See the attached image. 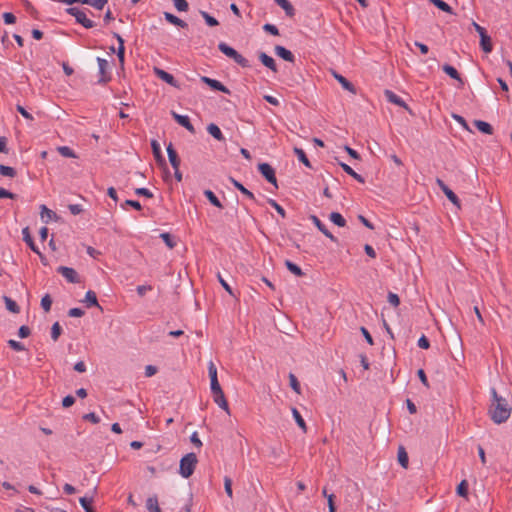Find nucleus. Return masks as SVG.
Returning <instances> with one entry per match:
<instances>
[{
    "instance_id": "f257e3e1",
    "label": "nucleus",
    "mask_w": 512,
    "mask_h": 512,
    "mask_svg": "<svg viewBox=\"0 0 512 512\" xmlns=\"http://www.w3.org/2000/svg\"><path fill=\"white\" fill-rule=\"evenodd\" d=\"M490 395L488 414L495 424H502L509 419L512 405L508 399L499 395L494 387L490 388Z\"/></svg>"
},
{
    "instance_id": "f03ea898",
    "label": "nucleus",
    "mask_w": 512,
    "mask_h": 512,
    "mask_svg": "<svg viewBox=\"0 0 512 512\" xmlns=\"http://www.w3.org/2000/svg\"><path fill=\"white\" fill-rule=\"evenodd\" d=\"M218 49L228 58L232 59L235 63H237L242 68H250L251 64L248 59H246L243 55H241L238 51H236L233 47L229 46L225 42H220L218 44Z\"/></svg>"
},
{
    "instance_id": "7ed1b4c3",
    "label": "nucleus",
    "mask_w": 512,
    "mask_h": 512,
    "mask_svg": "<svg viewBox=\"0 0 512 512\" xmlns=\"http://www.w3.org/2000/svg\"><path fill=\"white\" fill-rule=\"evenodd\" d=\"M198 460L195 453L190 452L183 456L180 460L179 473L183 478L190 477L196 467Z\"/></svg>"
},
{
    "instance_id": "20e7f679",
    "label": "nucleus",
    "mask_w": 512,
    "mask_h": 512,
    "mask_svg": "<svg viewBox=\"0 0 512 512\" xmlns=\"http://www.w3.org/2000/svg\"><path fill=\"white\" fill-rule=\"evenodd\" d=\"M66 12L69 15L74 16L76 22L81 24L86 29H90L95 26V23L87 17L85 11H83L77 7L68 8L66 10Z\"/></svg>"
},
{
    "instance_id": "39448f33",
    "label": "nucleus",
    "mask_w": 512,
    "mask_h": 512,
    "mask_svg": "<svg viewBox=\"0 0 512 512\" xmlns=\"http://www.w3.org/2000/svg\"><path fill=\"white\" fill-rule=\"evenodd\" d=\"M472 26L476 30V32L479 34L480 38V46L482 50L485 53H490L492 51V43H491V37L487 34V31L484 27L480 26L475 21L472 22Z\"/></svg>"
},
{
    "instance_id": "423d86ee",
    "label": "nucleus",
    "mask_w": 512,
    "mask_h": 512,
    "mask_svg": "<svg viewBox=\"0 0 512 512\" xmlns=\"http://www.w3.org/2000/svg\"><path fill=\"white\" fill-rule=\"evenodd\" d=\"M97 63H98V73H99V84H106L110 81L111 75L108 72L109 69V62L101 57H97Z\"/></svg>"
},
{
    "instance_id": "0eeeda50",
    "label": "nucleus",
    "mask_w": 512,
    "mask_h": 512,
    "mask_svg": "<svg viewBox=\"0 0 512 512\" xmlns=\"http://www.w3.org/2000/svg\"><path fill=\"white\" fill-rule=\"evenodd\" d=\"M258 170L261 173V175L272 185L275 186V188H278L277 185V179L275 175V170L273 167L268 163H260L258 165Z\"/></svg>"
},
{
    "instance_id": "6e6552de",
    "label": "nucleus",
    "mask_w": 512,
    "mask_h": 512,
    "mask_svg": "<svg viewBox=\"0 0 512 512\" xmlns=\"http://www.w3.org/2000/svg\"><path fill=\"white\" fill-rule=\"evenodd\" d=\"M57 272L60 273L69 283H79L80 279L75 269L67 266H59Z\"/></svg>"
},
{
    "instance_id": "1a4fd4ad",
    "label": "nucleus",
    "mask_w": 512,
    "mask_h": 512,
    "mask_svg": "<svg viewBox=\"0 0 512 512\" xmlns=\"http://www.w3.org/2000/svg\"><path fill=\"white\" fill-rule=\"evenodd\" d=\"M174 120L184 128H186L190 133H195V128L192 125L190 118L187 115H181L174 111L171 112Z\"/></svg>"
},
{
    "instance_id": "9d476101",
    "label": "nucleus",
    "mask_w": 512,
    "mask_h": 512,
    "mask_svg": "<svg viewBox=\"0 0 512 512\" xmlns=\"http://www.w3.org/2000/svg\"><path fill=\"white\" fill-rule=\"evenodd\" d=\"M154 73L159 79L163 80L167 84H169L173 87H178V83L172 74H170V73L166 72L165 70L160 69L158 67L154 68Z\"/></svg>"
},
{
    "instance_id": "9b49d317",
    "label": "nucleus",
    "mask_w": 512,
    "mask_h": 512,
    "mask_svg": "<svg viewBox=\"0 0 512 512\" xmlns=\"http://www.w3.org/2000/svg\"><path fill=\"white\" fill-rule=\"evenodd\" d=\"M201 80L207 84L208 86H210L212 89L216 90V91H220V92H223V93H226V94H229L230 91L229 89L224 86L220 81L216 80V79H212V78H209L207 76H203L201 78Z\"/></svg>"
},
{
    "instance_id": "f8f14e48",
    "label": "nucleus",
    "mask_w": 512,
    "mask_h": 512,
    "mask_svg": "<svg viewBox=\"0 0 512 512\" xmlns=\"http://www.w3.org/2000/svg\"><path fill=\"white\" fill-rule=\"evenodd\" d=\"M310 220L327 238L333 242H337V238L326 228L321 220L316 215H311Z\"/></svg>"
},
{
    "instance_id": "ddd939ff",
    "label": "nucleus",
    "mask_w": 512,
    "mask_h": 512,
    "mask_svg": "<svg viewBox=\"0 0 512 512\" xmlns=\"http://www.w3.org/2000/svg\"><path fill=\"white\" fill-rule=\"evenodd\" d=\"M213 401L221 408L223 409L227 414H230V409L228 402L225 398V395L223 393V390L213 393L212 394Z\"/></svg>"
},
{
    "instance_id": "4468645a",
    "label": "nucleus",
    "mask_w": 512,
    "mask_h": 512,
    "mask_svg": "<svg viewBox=\"0 0 512 512\" xmlns=\"http://www.w3.org/2000/svg\"><path fill=\"white\" fill-rule=\"evenodd\" d=\"M275 54L282 58L283 60L285 61H288V62H294L295 60V57L293 55V53L286 49L284 46H281V45H277L275 46Z\"/></svg>"
},
{
    "instance_id": "2eb2a0df",
    "label": "nucleus",
    "mask_w": 512,
    "mask_h": 512,
    "mask_svg": "<svg viewBox=\"0 0 512 512\" xmlns=\"http://www.w3.org/2000/svg\"><path fill=\"white\" fill-rule=\"evenodd\" d=\"M166 150H167L168 159H169V162H170L172 168H179L180 159H179L178 154H177L176 150L174 149L172 143H170L166 147Z\"/></svg>"
},
{
    "instance_id": "dca6fc26",
    "label": "nucleus",
    "mask_w": 512,
    "mask_h": 512,
    "mask_svg": "<svg viewBox=\"0 0 512 512\" xmlns=\"http://www.w3.org/2000/svg\"><path fill=\"white\" fill-rule=\"evenodd\" d=\"M114 37L116 38L119 46H118V49L116 51V54H117V57L120 61L121 64L124 63V59H125V47H124V39L118 34V33H114ZM111 50L113 52H115V48L114 47H111Z\"/></svg>"
},
{
    "instance_id": "f3484780",
    "label": "nucleus",
    "mask_w": 512,
    "mask_h": 512,
    "mask_svg": "<svg viewBox=\"0 0 512 512\" xmlns=\"http://www.w3.org/2000/svg\"><path fill=\"white\" fill-rule=\"evenodd\" d=\"M386 99L399 107L407 108L405 101L391 90H385L384 92Z\"/></svg>"
},
{
    "instance_id": "a211bd4d",
    "label": "nucleus",
    "mask_w": 512,
    "mask_h": 512,
    "mask_svg": "<svg viewBox=\"0 0 512 512\" xmlns=\"http://www.w3.org/2000/svg\"><path fill=\"white\" fill-rule=\"evenodd\" d=\"M22 234H23V240L25 241V243L30 247V249L38 254L40 257H42V254L39 250V248L35 245L34 243V240L33 238L31 237L30 233H29V229L28 227L24 228L22 230Z\"/></svg>"
},
{
    "instance_id": "6ab92c4d",
    "label": "nucleus",
    "mask_w": 512,
    "mask_h": 512,
    "mask_svg": "<svg viewBox=\"0 0 512 512\" xmlns=\"http://www.w3.org/2000/svg\"><path fill=\"white\" fill-rule=\"evenodd\" d=\"M259 60L261 61V63L265 67L269 68L273 72H277V67H276L275 60L271 56H269L265 52H260L259 53Z\"/></svg>"
},
{
    "instance_id": "aec40b11",
    "label": "nucleus",
    "mask_w": 512,
    "mask_h": 512,
    "mask_svg": "<svg viewBox=\"0 0 512 512\" xmlns=\"http://www.w3.org/2000/svg\"><path fill=\"white\" fill-rule=\"evenodd\" d=\"M164 18L166 21L177 27L186 28L188 26V24L185 21H183L182 19L178 18L170 12H164Z\"/></svg>"
},
{
    "instance_id": "412c9836",
    "label": "nucleus",
    "mask_w": 512,
    "mask_h": 512,
    "mask_svg": "<svg viewBox=\"0 0 512 512\" xmlns=\"http://www.w3.org/2000/svg\"><path fill=\"white\" fill-rule=\"evenodd\" d=\"M334 77L341 84L344 90H347L353 94L356 93L354 85L350 81H348L344 76L334 73Z\"/></svg>"
},
{
    "instance_id": "4be33fe9",
    "label": "nucleus",
    "mask_w": 512,
    "mask_h": 512,
    "mask_svg": "<svg viewBox=\"0 0 512 512\" xmlns=\"http://www.w3.org/2000/svg\"><path fill=\"white\" fill-rule=\"evenodd\" d=\"M207 131L216 140H218V141H224L225 140V137H224L222 131L220 130V128L216 124L210 123L207 126Z\"/></svg>"
},
{
    "instance_id": "5701e85b",
    "label": "nucleus",
    "mask_w": 512,
    "mask_h": 512,
    "mask_svg": "<svg viewBox=\"0 0 512 512\" xmlns=\"http://www.w3.org/2000/svg\"><path fill=\"white\" fill-rule=\"evenodd\" d=\"M146 509L148 512H161L159 507L158 498L156 495L150 496L146 500Z\"/></svg>"
},
{
    "instance_id": "b1692460",
    "label": "nucleus",
    "mask_w": 512,
    "mask_h": 512,
    "mask_svg": "<svg viewBox=\"0 0 512 512\" xmlns=\"http://www.w3.org/2000/svg\"><path fill=\"white\" fill-rule=\"evenodd\" d=\"M151 147H152L153 155H154L156 161L165 165L166 163H165V159L161 152L160 144L156 140H152Z\"/></svg>"
},
{
    "instance_id": "393cba45",
    "label": "nucleus",
    "mask_w": 512,
    "mask_h": 512,
    "mask_svg": "<svg viewBox=\"0 0 512 512\" xmlns=\"http://www.w3.org/2000/svg\"><path fill=\"white\" fill-rule=\"evenodd\" d=\"M474 125L480 132H482L484 134H487V135L493 134V127L486 121L475 120Z\"/></svg>"
},
{
    "instance_id": "a878e982",
    "label": "nucleus",
    "mask_w": 512,
    "mask_h": 512,
    "mask_svg": "<svg viewBox=\"0 0 512 512\" xmlns=\"http://www.w3.org/2000/svg\"><path fill=\"white\" fill-rule=\"evenodd\" d=\"M442 70L449 76L451 77L452 79L454 80H457L459 81L461 84H463V81H462V78L460 77V74L458 73V71L456 70V68H454L453 66L449 65V64H444L442 66Z\"/></svg>"
},
{
    "instance_id": "bb28decb",
    "label": "nucleus",
    "mask_w": 512,
    "mask_h": 512,
    "mask_svg": "<svg viewBox=\"0 0 512 512\" xmlns=\"http://www.w3.org/2000/svg\"><path fill=\"white\" fill-rule=\"evenodd\" d=\"M83 302L86 303V305L88 307L97 306V307L101 308L98 303L97 296H96L95 292H93L92 290H88L86 292Z\"/></svg>"
},
{
    "instance_id": "cd10ccee",
    "label": "nucleus",
    "mask_w": 512,
    "mask_h": 512,
    "mask_svg": "<svg viewBox=\"0 0 512 512\" xmlns=\"http://www.w3.org/2000/svg\"><path fill=\"white\" fill-rule=\"evenodd\" d=\"M40 208H41L40 216H41V219L45 223H48L49 220L56 218V213L54 211H52L51 209H48L45 205H41Z\"/></svg>"
},
{
    "instance_id": "c85d7f7f",
    "label": "nucleus",
    "mask_w": 512,
    "mask_h": 512,
    "mask_svg": "<svg viewBox=\"0 0 512 512\" xmlns=\"http://www.w3.org/2000/svg\"><path fill=\"white\" fill-rule=\"evenodd\" d=\"M340 166L342 167V169L348 174L350 175L351 177H353L356 181H358L359 183H364L365 180L364 178L358 174L357 172H355L348 164L346 163H340Z\"/></svg>"
},
{
    "instance_id": "c756f323",
    "label": "nucleus",
    "mask_w": 512,
    "mask_h": 512,
    "mask_svg": "<svg viewBox=\"0 0 512 512\" xmlns=\"http://www.w3.org/2000/svg\"><path fill=\"white\" fill-rule=\"evenodd\" d=\"M292 416L297 423V425L301 428V430L305 433L307 431L306 423L301 416L300 412L296 408H292Z\"/></svg>"
},
{
    "instance_id": "7c9ffc66",
    "label": "nucleus",
    "mask_w": 512,
    "mask_h": 512,
    "mask_svg": "<svg viewBox=\"0 0 512 512\" xmlns=\"http://www.w3.org/2000/svg\"><path fill=\"white\" fill-rule=\"evenodd\" d=\"M231 182L233 184V186L238 189L242 194H244L246 197H248L249 199H254V194L248 190L247 188H245L239 181L235 180L234 178H231Z\"/></svg>"
},
{
    "instance_id": "2f4dec72",
    "label": "nucleus",
    "mask_w": 512,
    "mask_h": 512,
    "mask_svg": "<svg viewBox=\"0 0 512 512\" xmlns=\"http://www.w3.org/2000/svg\"><path fill=\"white\" fill-rule=\"evenodd\" d=\"M293 151L301 163H303L306 167L311 168V163L303 149L295 147Z\"/></svg>"
},
{
    "instance_id": "473e14b6",
    "label": "nucleus",
    "mask_w": 512,
    "mask_h": 512,
    "mask_svg": "<svg viewBox=\"0 0 512 512\" xmlns=\"http://www.w3.org/2000/svg\"><path fill=\"white\" fill-rule=\"evenodd\" d=\"M329 219L339 227H344L346 225L345 218L339 212H332L329 216Z\"/></svg>"
},
{
    "instance_id": "72a5a7b5",
    "label": "nucleus",
    "mask_w": 512,
    "mask_h": 512,
    "mask_svg": "<svg viewBox=\"0 0 512 512\" xmlns=\"http://www.w3.org/2000/svg\"><path fill=\"white\" fill-rule=\"evenodd\" d=\"M398 462L399 464L403 467V468H407L408 466V462H409V459H408V454L407 452L405 451V448L400 446L399 449H398Z\"/></svg>"
},
{
    "instance_id": "f704fd0d",
    "label": "nucleus",
    "mask_w": 512,
    "mask_h": 512,
    "mask_svg": "<svg viewBox=\"0 0 512 512\" xmlns=\"http://www.w3.org/2000/svg\"><path fill=\"white\" fill-rule=\"evenodd\" d=\"M288 16L294 15V8L288 0H275Z\"/></svg>"
},
{
    "instance_id": "c9c22d12",
    "label": "nucleus",
    "mask_w": 512,
    "mask_h": 512,
    "mask_svg": "<svg viewBox=\"0 0 512 512\" xmlns=\"http://www.w3.org/2000/svg\"><path fill=\"white\" fill-rule=\"evenodd\" d=\"M93 502V497H81L79 499V503L82 506V508L85 510V512H95L93 507L91 506Z\"/></svg>"
},
{
    "instance_id": "e433bc0d",
    "label": "nucleus",
    "mask_w": 512,
    "mask_h": 512,
    "mask_svg": "<svg viewBox=\"0 0 512 512\" xmlns=\"http://www.w3.org/2000/svg\"><path fill=\"white\" fill-rule=\"evenodd\" d=\"M204 195L213 206H215L217 208L223 207L221 202L219 201V199L216 197V195L211 190H205Z\"/></svg>"
},
{
    "instance_id": "4c0bfd02",
    "label": "nucleus",
    "mask_w": 512,
    "mask_h": 512,
    "mask_svg": "<svg viewBox=\"0 0 512 512\" xmlns=\"http://www.w3.org/2000/svg\"><path fill=\"white\" fill-rule=\"evenodd\" d=\"M431 3H433L438 9L444 11V12H447L449 14H453V9L451 8L450 5H448L445 1L443 0H429Z\"/></svg>"
},
{
    "instance_id": "58836bf2",
    "label": "nucleus",
    "mask_w": 512,
    "mask_h": 512,
    "mask_svg": "<svg viewBox=\"0 0 512 512\" xmlns=\"http://www.w3.org/2000/svg\"><path fill=\"white\" fill-rule=\"evenodd\" d=\"M285 266L294 275L299 276V277L303 275L302 269L294 262H292L290 260H286Z\"/></svg>"
},
{
    "instance_id": "ea45409f",
    "label": "nucleus",
    "mask_w": 512,
    "mask_h": 512,
    "mask_svg": "<svg viewBox=\"0 0 512 512\" xmlns=\"http://www.w3.org/2000/svg\"><path fill=\"white\" fill-rule=\"evenodd\" d=\"M57 151L63 157H67V158H76L77 157L76 153L68 146H59L57 148Z\"/></svg>"
},
{
    "instance_id": "a19ab883",
    "label": "nucleus",
    "mask_w": 512,
    "mask_h": 512,
    "mask_svg": "<svg viewBox=\"0 0 512 512\" xmlns=\"http://www.w3.org/2000/svg\"><path fill=\"white\" fill-rule=\"evenodd\" d=\"M4 301H5V305H6L7 310H9L10 312H13V313H18L19 312V307H18L17 303L14 300H12L11 298L5 296L4 297Z\"/></svg>"
},
{
    "instance_id": "79ce46f5",
    "label": "nucleus",
    "mask_w": 512,
    "mask_h": 512,
    "mask_svg": "<svg viewBox=\"0 0 512 512\" xmlns=\"http://www.w3.org/2000/svg\"><path fill=\"white\" fill-rule=\"evenodd\" d=\"M201 16L204 18L206 24L210 27L217 26L219 24L218 20L208 14L206 11H201Z\"/></svg>"
},
{
    "instance_id": "37998d69",
    "label": "nucleus",
    "mask_w": 512,
    "mask_h": 512,
    "mask_svg": "<svg viewBox=\"0 0 512 512\" xmlns=\"http://www.w3.org/2000/svg\"><path fill=\"white\" fill-rule=\"evenodd\" d=\"M0 175L5 177H14L16 175V171L13 167L0 165Z\"/></svg>"
},
{
    "instance_id": "c03bdc74",
    "label": "nucleus",
    "mask_w": 512,
    "mask_h": 512,
    "mask_svg": "<svg viewBox=\"0 0 512 512\" xmlns=\"http://www.w3.org/2000/svg\"><path fill=\"white\" fill-rule=\"evenodd\" d=\"M443 193L453 204L460 205L458 196L449 187H445Z\"/></svg>"
},
{
    "instance_id": "a18cd8bd",
    "label": "nucleus",
    "mask_w": 512,
    "mask_h": 512,
    "mask_svg": "<svg viewBox=\"0 0 512 512\" xmlns=\"http://www.w3.org/2000/svg\"><path fill=\"white\" fill-rule=\"evenodd\" d=\"M268 203L277 211V213L282 217H286V212L284 208L278 204V202L272 198L268 199Z\"/></svg>"
},
{
    "instance_id": "49530a36",
    "label": "nucleus",
    "mask_w": 512,
    "mask_h": 512,
    "mask_svg": "<svg viewBox=\"0 0 512 512\" xmlns=\"http://www.w3.org/2000/svg\"><path fill=\"white\" fill-rule=\"evenodd\" d=\"M457 494L461 497H467L468 495V483L466 480H462L457 486Z\"/></svg>"
},
{
    "instance_id": "de8ad7c7",
    "label": "nucleus",
    "mask_w": 512,
    "mask_h": 512,
    "mask_svg": "<svg viewBox=\"0 0 512 512\" xmlns=\"http://www.w3.org/2000/svg\"><path fill=\"white\" fill-rule=\"evenodd\" d=\"M160 237L169 248H174V246L176 245L174 238L169 233H161Z\"/></svg>"
},
{
    "instance_id": "09e8293b",
    "label": "nucleus",
    "mask_w": 512,
    "mask_h": 512,
    "mask_svg": "<svg viewBox=\"0 0 512 512\" xmlns=\"http://www.w3.org/2000/svg\"><path fill=\"white\" fill-rule=\"evenodd\" d=\"M52 305V299L49 294H46L41 299V307L45 312H49Z\"/></svg>"
},
{
    "instance_id": "8fccbe9b",
    "label": "nucleus",
    "mask_w": 512,
    "mask_h": 512,
    "mask_svg": "<svg viewBox=\"0 0 512 512\" xmlns=\"http://www.w3.org/2000/svg\"><path fill=\"white\" fill-rule=\"evenodd\" d=\"M62 332L61 326L58 322H55L51 327V338L57 341Z\"/></svg>"
},
{
    "instance_id": "3c124183",
    "label": "nucleus",
    "mask_w": 512,
    "mask_h": 512,
    "mask_svg": "<svg viewBox=\"0 0 512 512\" xmlns=\"http://www.w3.org/2000/svg\"><path fill=\"white\" fill-rule=\"evenodd\" d=\"M217 279L219 281V283L221 284V286L231 295V296H235L231 286L227 283V281L222 277L221 273L218 272L217 274Z\"/></svg>"
},
{
    "instance_id": "603ef678",
    "label": "nucleus",
    "mask_w": 512,
    "mask_h": 512,
    "mask_svg": "<svg viewBox=\"0 0 512 512\" xmlns=\"http://www.w3.org/2000/svg\"><path fill=\"white\" fill-rule=\"evenodd\" d=\"M173 4L179 12H185L189 7L186 0H173Z\"/></svg>"
},
{
    "instance_id": "864d4df0",
    "label": "nucleus",
    "mask_w": 512,
    "mask_h": 512,
    "mask_svg": "<svg viewBox=\"0 0 512 512\" xmlns=\"http://www.w3.org/2000/svg\"><path fill=\"white\" fill-rule=\"evenodd\" d=\"M290 386L296 393H300V384L296 376L292 373L289 374Z\"/></svg>"
},
{
    "instance_id": "5fc2aeb1",
    "label": "nucleus",
    "mask_w": 512,
    "mask_h": 512,
    "mask_svg": "<svg viewBox=\"0 0 512 512\" xmlns=\"http://www.w3.org/2000/svg\"><path fill=\"white\" fill-rule=\"evenodd\" d=\"M452 117L459 125H461L462 128H464L467 131H471L464 117L457 114H453Z\"/></svg>"
},
{
    "instance_id": "6e6d98bb",
    "label": "nucleus",
    "mask_w": 512,
    "mask_h": 512,
    "mask_svg": "<svg viewBox=\"0 0 512 512\" xmlns=\"http://www.w3.org/2000/svg\"><path fill=\"white\" fill-rule=\"evenodd\" d=\"M8 345L15 351H23L25 350V347L24 345L19 342V341H16V340H13V339H10L8 341Z\"/></svg>"
},
{
    "instance_id": "4d7b16f0",
    "label": "nucleus",
    "mask_w": 512,
    "mask_h": 512,
    "mask_svg": "<svg viewBox=\"0 0 512 512\" xmlns=\"http://www.w3.org/2000/svg\"><path fill=\"white\" fill-rule=\"evenodd\" d=\"M224 488H225V492L228 495V497L232 498V496H233L232 481L229 477H225V479H224Z\"/></svg>"
},
{
    "instance_id": "13d9d810",
    "label": "nucleus",
    "mask_w": 512,
    "mask_h": 512,
    "mask_svg": "<svg viewBox=\"0 0 512 512\" xmlns=\"http://www.w3.org/2000/svg\"><path fill=\"white\" fill-rule=\"evenodd\" d=\"M388 302L393 305L394 307H397L400 304L399 296L393 292L388 293Z\"/></svg>"
},
{
    "instance_id": "bf43d9fd",
    "label": "nucleus",
    "mask_w": 512,
    "mask_h": 512,
    "mask_svg": "<svg viewBox=\"0 0 512 512\" xmlns=\"http://www.w3.org/2000/svg\"><path fill=\"white\" fill-rule=\"evenodd\" d=\"M264 31L270 33L271 35L277 36L279 35V30L274 24L266 23L263 26Z\"/></svg>"
},
{
    "instance_id": "052dcab7",
    "label": "nucleus",
    "mask_w": 512,
    "mask_h": 512,
    "mask_svg": "<svg viewBox=\"0 0 512 512\" xmlns=\"http://www.w3.org/2000/svg\"><path fill=\"white\" fill-rule=\"evenodd\" d=\"M135 193L137 195L144 196L147 198L153 197V193L148 188H145V187L135 189Z\"/></svg>"
},
{
    "instance_id": "680f3d73",
    "label": "nucleus",
    "mask_w": 512,
    "mask_h": 512,
    "mask_svg": "<svg viewBox=\"0 0 512 512\" xmlns=\"http://www.w3.org/2000/svg\"><path fill=\"white\" fill-rule=\"evenodd\" d=\"M210 389L212 394L222 390L218 378L210 379Z\"/></svg>"
},
{
    "instance_id": "e2e57ef3",
    "label": "nucleus",
    "mask_w": 512,
    "mask_h": 512,
    "mask_svg": "<svg viewBox=\"0 0 512 512\" xmlns=\"http://www.w3.org/2000/svg\"><path fill=\"white\" fill-rule=\"evenodd\" d=\"M417 345L421 349H428L430 347V342H429V340L427 339V337L425 335H422L418 339Z\"/></svg>"
},
{
    "instance_id": "0e129e2a",
    "label": "nucleus",
    "mask_w": 512,
    "mask_h": 512,
    "mask_svg": "<svg viewBox=\"0 0 512 512\" xmlns=\"http://www.w3.org/2000/svg\"><path fill=\"white\" fill-rule=\"evenodd\" d=\"M68 209L71 212V214H73V215H78L81 212H83V207L81 204H70L68 206Z\"/></svg>"
},
{
    "instance_id": "69168bd1",
    "label": "nucleus",
    "mask_w": 512,
    "mask_h": 512,
    "mask_svg": "<svg viewBox=\"0 0 512 512\" xmlns=\"http://www.w3.org/2000/svg\"><path fill=\"white\" fill-rule=\"evenodd\" d=\"M3 20H4L5 24H14L16 22V17L11 12H5L3 14Z\"/></svg>"
},
{
    "instance_id": "338daca9",
    "label": "nucleus",
    "mask_w": 512,
    "mask_h": 512,
    "mask_svg": "<svg viewBox=\"0 0 512 512\" xmlns=\"http://www.w3.org/2000/svg\"><path fill=\"white\" fill-rule=\"evenodd\" d=\"M190 441L197 447V448H201L202 447V441L200 440L199 438V435L198 433L195 431L191 434L190 436Z\"/></svg>"
},
{
    "instance_id": "774afa93",
    "label": "nucleus",
    "mask_w": 512,
    "mask_h": 512,
    "mask_svg": "<svg viewBox=\"0 0 512 512\" xmlns=\"http://www.w3.org/2000/svg\"><path fill=\"white\" fill-rule=\"evenodd\" d=\"M85 420H89L94 424H97L100 422V418L98 415H96L94 412L87 413L83 416Z\"/></svg>"
}]
</instances>
